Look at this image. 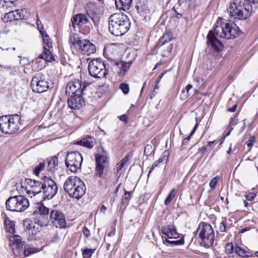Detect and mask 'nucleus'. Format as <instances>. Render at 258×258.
I'll return each instance as SVG.
<instances>
[{"instance_id": "obj_49", "label": "nucleus", "mask_w": 258, "mask_h": 258, "mask_svg": "<svg viewBox=\"0 0 258 258\" xmlns=\"http://www.w3.org/2000/svg\"><path fill=\"white\" fill-rule=\"evenodd\" d=\"M256 195L254 192H249L245 196L246 201H252L256 197Z\"/></svg>"}, {"instance_id": "obj_51", "label": "nucleus", "mask_w": 258, "mask_h": 258, "mask_svg": "<svg viewBox=\"0 0 258 258\" xmlns=\"http://www.w3.org/2000/svg\"><path fill=\"white\" fill-rule=\"evenodd\" d=\"M192 86L190 84L187 85L182 90V93H184L185 91H186V94L185 95V96L186 97H187L189 96L188 92L189 90H190L192 88Z\"/></svg>"}, {"instance_id": "obj_47", "label": "nucleus", "mask_w": 258, "mask_h": 258, "mask_svg": "<svg viewBox=\"0 0 258 258\" xmlns=\"http://www.w3.org/2000/svg\"><path fill=\"white\" fill-rule=\"evenodd\" d=\"M219 180V177L216 176L210 181L209 186L211 189H214Z\"/></svg>"}, {"instance_id": "obj_56", "label": "nucleus", "mask_w": 258, "mask_h": 258, "mask_svg": "<svg viewBox=\"0 0 258 258\" xmlns=\"http://www.w3.org/2000/svg\"><path fill=\"white\" fill-rule=\"evenodd\" d=\"M151 146L149 145H147L145 147L144 153L146 156H148L150 154V153H149V150L151 149Z\"/></svg>"}, {"instance_id": "obj_29", "label": "nucleus", "mask_w": 258, "mask_h": 258, "mask_svg": "<svg viewBox=\"0 0 258 258\" xmlns=\"http://www.w3.org/2000/svg\"><path fill=\"white\" fill-rule=\"evenodd\" d=\"M116 64L120 69V71L118 72V75L120 77H122L128 71L132 63L130 62H124L121 61Z\"/></svg>"}, {"instance_id": "obj_33", "label": "nucleus", "mask_w": 258, "mask_h": 258, "mask_svg": "<svg viewBox=\"0 0 258 258\" xmlns=\"http://www.w3.org/2000/svg\"><path fill=\"white\" fill-rule=\"evenodd\" d=\"M38 251L37 248L34 247H32L28 245L25 246V249L24 250V254L25 256H29L33 253Z\"/></svg>"}, {"instance_id": "obj_2", "label": "nucleus", "mask_w": 258, "mask_h": 258, "mask_svg": "<svg viewBox=\"0 0 258 258\" xmlns=\"http://www.w3.org/2000/svg\"><path fill=\"white\" fill-rule=\"evenodd\" d=\"M257 3L258 0H231L228 4L227 12L234 20H245L252 12L251 4Z\"/></svg>"}, {"instance_id": "obj_61", "label": "nucleus", "mask_w": 258, "mask_h": 258, "mask_svg": "<svg viewBox=\"0 0 258 258\" xmlns=\"http://www.w3.org/2000/svg\"><path fill=\"white\" fill-rule=\"evenodd\" d=\"M237 107V104H235L232 107L228 108L227 109V111L229 112H235L236 111Z\"/></svg>"}, {"instance_id": "obj_52", "label": "nucleus", "mask_w": 258, "mask_h": 258, "mask_svg": "<svg viewBox=\"0 0 258 258\" xmlns=\"http://www.w3.org/2000/svg\"><path fill=\"white\" fill-rule=\"evenodd\" d=\"M23 224L27 230H29L32 227V224L30 223V221L28 219L24 220Z\"/></svg>"}, {"instance_id": "obj_39", "label": "nucleus", "mask_w": 258, "mask_h": 258, "mask_svg": "<svg viewBox=\"0 0 258 258\" xmlns=\"http://www.w3.org/2000/svg\"><path fill=\"white\" fill-rule=\"evenodd\" d=\"M234 250L235 249L232 243L230 242L226 244L225 251L227 254H232Z\"/></svg>"}, {"instance_id": "obj_36", "label": "nucleus", "mask_w": 258, "mask_h": 258, "mask_svg": "<svg viewBox=\"0 0 258 258\" xmlns=\"http://www.w3.org/2000/svg\"><path fill=\"white\" fill-rule=\"evenodd\" d=\"M14 13L11 11L6 13L3 19L4 22L6 23L15 20Z\"/></svg>"}, {"instance_id": "obj_64", "label": "nucleus", "mask_w": 258, "mask_h": 258, "mask_svg": "<svg viewBox=\"0 0 258 258\" xmlns=\"http://www.w3.org/2000/svg\"><path fill=\"white\" fill-rule=\"evenodd\" d=\"M172 10H173L176 13V15L174 16L175 17L177 18H180L182 17V14L180 13L177 12L176 11L175 7H173Z\"/></svg>"}, {"instance_id": "obj_32", "label": "nucleus", "mask_w": 258, "mask_h": 258, "mask_svg": "<svg viewBox=\"0 0 258 258\" xmlns=\"http://www.w3.org/2000/svg\"><path fill=\"white\" fill-rule=\"evenodd\" d=\"M81 40L76 35H71L69 37V43L71 46H74L76 49H78L79 46V43L81 42Z\"/></svg>"}, {"instance_id": "obj_17", "label": "nucleus", "mask_w": 258, "mask_h": 258, "mask_svg": "<svg viewBox=\"0 0 258 258\" xmlns=\"http://www.w3.org/2000/svg\"><path fill=\"white\" fill-rule=\"evenodd\" d=\"M86 94H71L68 99L69 106L74 109H79L84 104L83 96Z\"/></svg>"}, {"instance_id": "obj_53", "label": "nucleus", "mask_w": 258, "mask_h": 258, "mask_svg": "<svg viewBox=\"0 0 258 258\" xmlns=\"http://www.w3.org/2000/svg\"><path fill=\"white\" fill-rule=\"evenodd\" d=\"M219 230L221 232L226 231V224L223 222H220L219 226Z\"/></svg>"}, {"instance_id": "obj_41", "label": "nucleus", "mask_w": 258, "mask_h": 258, "mask_svg": "<svg viewBox=\"0 0 258 258\" xmlns=\"http://www.w3.org/2000/svg\"><path fill=\"white\" fill-rule=\"evenodd\" d=\"M132 155H133V153L131 152H130L129 153H128L126 155V156L121 160V161H120L119 163L121 164H122V165L123 166V167L128 163L130 159L132 158Z\"/></svg>"}, {"instance_id": "obj_43", "label": "nucleus", "mask_w": 258, "mask_h": 258, "mask_svg": "<svg viewBox=\"0 0 258 258\" xmlns=\"http://www.w3.org/2000/svg\"><path fill=\"white\" fill-rule=\"evenodd\" d=\"M45 167V164L44 162L40 163L34 169L33 172L35 175H38L40 172L43 170Z\"/></svg>"}, {"instance_id": "obj_38", "label": "nucleus", "mask_w": 258, "mask_h": 258, "mask_svg": "<svg viewBox=\"0 0 258 258\" xmlns=\"http://www.w3.org/2000/svg\"><path fill=\"white\" fill-rule=\"evenodd\" d=\"M124 190L125 192L121 200V204L123 205L127 204L128 203L132 193L131 191H126L125 189Z\"/></svg>"}, {"instance_id": "obj_57", "label": "nucleus", "mask_w": 258, "mask_h": 258, "mask_svg": "<svg viewBox=\"0 0 258 258\" xmlns=\"http://www.w3.org/2000/svg\"><path fill=\"white\" fill-rule=\"evenodd\" d=\"M12 11V12H15L14 15H15V20H20L19 10H17L15 11Z\"/></svg>"}, {"instance_id": "obj_59", "label": "nucleus", "mask_w": 258, "mask_h": 258, "mask_svg": "<svg viewBox=\"0 0 258 258\" xmlns=\"http://www.w3.org/2000/svg\"><path fill=\"white\" fill-rule=\"evenodd\" d=\"M119 118L121 121H122L125 123L127 122V116L125 114H123L120 116Z\"/></svg>"}, {"instance_id": "obj_28", "label": "nucleus", "mask_w": 258, "mask_h": 258, "mask_svg": "<svg viewBox=\"0 0 258 258\" xmlns=\"http://www.w3.org/2000/svg\"><path fill=\"white\" fill-rule=\"evenodd\" d=\"M115 3L118 9L124 11L129 10L132 4V0H115Z\"/></svg>"}, {"instance_id": "obj_16", "label": "nucleus", "mask_w": 258, "mask_h": 258, "mask_svg": "<svg viewBox=\"0 0 258 258\" xmlns=\"http://www.w3.org/2000/svg\"><path fill=\"white\" fill-rule=\"evenodd\" d=\"M10 245L11 247L13 253L19 255L23 251L24 241H22L21 237L19 235H13L10 237Z\"/></svg>"}, {"instance_id": "obj_37", "label": "nucleus", "mask_w": 258, "mask_h": 258, "mask_svg": "<svg viewBox=\"0 0 258 258\" xmlns=\"http://www.w3.org/2000/svg\"><path fill=\"white\" fill-rule=\"evenodd\" d=\"M19 12L20 20H26L30 16L29 12L27 9L19 10Z\"/></svg>"}, {"instance_id": "obj_42", "label": "nucleus", "mask_w": 258, "mask_h": 258, "mask_svg": "<svg viewBox=\"0 0 258 258\" xmlns=\"http://www.w3.org/2000/svg\"><path fill=\"white\" fill-rule=\"evenodd\" d=\"M246 250L238 246L235 248V252L239 256L245 257Z\"/></svg>"}, {"instance_id": "obj_34", "label": "nucleus", "mask_w": 258, "mask_h": 258, "mask_svg": "<svg viewBox=\"0 0 258 258\" xmlns=\"http://www.w3.org/2000/svg\"><path fill=\"white\" fill-rule=\"evenodd\" d=\"M175 193L176 190L174 188L172 189L167 197H166V199L164 201V204L165 205L167 206L172 201V199L175 197Z\"/></svg>"}, {"instance_id": "obj_15", "label": "nucleus", "mask_w": 258, "mask_h": 258, "mask_svg": "<svg viewBox=\"0 0 258 258\" xmlns=\"http://www.w3.org/2000/svg\"><path fill=\"white\" fill-rule=\"evenodd\" d=\"M25 183L27 185L25 189L29 194H32L34 196L40 193L43 190V180L39 181L30 178H26Z\"/></svg>"}, {"instance_id": "obj_45", "label": "nucleus", "mask_w": 258, "mask_h": 258, "mask_svg": "<svg viewBox=\"0 0 258 258\" xmlns=\"http://www.w3.org/2000/svg\"><path fill=\"white\" fill-rule=\"evenodd\" d=\"M119 88L124 94H127L130 91L129 86L127 84L122 83L119 85Z\"/></svg>"}, {"instance_id": "obj_23", "label": "nucleus", "mask_w": 258, "mask_h": 258, "mask_svg": "<svg viewBox=\"0 0 258 258\" xmlns=\"http://www.w3.org/2000/svg\"><path fill=\"white\" fill-rule=\"evenodd\" d=\"M88 18L85 14H79L75 15L71 19L72 26L75 28V25L78 26H82L86 24L88 22Z\"/></svg>"}, {"instance_id": "obj_12", "label": "nucleus", "mask_w": 258, "mask_h": 258, "mask_svg": "<svg viewBox=\"0 0 258 258\" xmlns=\"http://www.w3.org/2000/svg\"><path fill=\"white\" fill-rule=\"evenodd\" d=\"M96 175L101 177L103 174L104 170L108 166V158L106 152L103 148L99 150V153L95 155Z\"/></svg>"}, {"instance_id": "obj_25", "label": "nucleus", "mask_w": 258, "mask_h": 258, "mask_svg": "<svg viewBox=\"0 0 258 258\" xmlns=\"http://www.w3.org/2000/svg\"><path fill=\"white\" fill-rule=\"evenodd\" d=\"M173 37V34L170 31L166 32L163 36L159 39L158 43L156 45L155 49H159L163 45L170 42Z\"/></svg>"}, {"instance_id": "obj_35", "label": "nucleus", "mask_w": 258, "mask_h": 258, "mask_svg": "<svg viewBox=\"0 0 258 258\" xmlns=\"http://www.w3.org/2000/svg\"><path fill=\"white\" fill-rule=\"evenodd\" d=\"M96 249L85 248L82 250V256L83 258H90L95 252Z\"/></svg>"}, {"instance_id": "obj_22", "label": "nucleus", "mask_w": 258, "mask_h": 258, "mask_svg": "<svg viewBox=\"0 0 258 258\" xmlns=\"http://www.w3.org/2000/svg\"><path fill=\"white\" fill-rule=\"evenodd\" d=\"M8 120L10 122L14 133L20 129L22 124V119L20 115L16 114L8 115Z\"/></svg>"}, {"instance_id": "obj_5", "label": "nucleus", "mask_w": 258, "mask_h": 258, "mask_svg": "<svg viewBox=\"0 0 258 258\" xmlns=\"http://www.w3.org/2000/svg\"><path fill=\"white\" fill-rule=\"evenodd\" d=\"M199 232V238L201 241L200 245L206 248L211 247L214 243L215 233L211 225L202 223L197 230Z\"/></svg>"}, {"instance_id": "obj_26", "label": "nucleus", "mask_w": 258, "mask_h": 258, "mask_svg": "<svg viewBox=\"0 0 258 258\" xmlns=\"http://www.w3.org/2000/svg\"><path fill=\"white\" fill-rule=\"evenodd\" d=\"M76 144L87 147L89 149H92L94 145V139L91 136H87L84 137L82 140L77 141Z\"/></svg>"}, {"instance_id": "obj_46", "label": "nucleus", "mask_w": 258, "mask_h": 258, "mask_svg": "<svg viewBox=\"0 0 258 258\" xmlns=\"http://www.w3.org/2000/svg\"><path fill=\"white\" fill-rule=\"evenodd\" d=\"M36 25L37 26L38 29L39 30L41 35H43L44 33V30L42 25L41 22L39 19V17L38 15H37V21H36Z\"/></svg>"}, {"instance_id": "obj_50", "label": "nucleus", "mask_w": 258, "mask_h": 258, "mask_svg": "<svg viewBox=\"0 0 258 258\" xmlns=\"http://www.w3.org/2000/svg\"><path fill=\"white\" fill-rule=\"evenodd\" d=\"M168 153L167 151H164L162 155V157L159 159V160L161 162V163L163 162L164 161H167L168 159Z\"/></svg>"}, {"instance_id": "obj_63", "label": "nucleus", "mask_w": 258, "mask_h": 258, "mask_svg": "<svg viewBox=\"0 0 258 258\" xmlns=\"http://www.w3.org/2000/svg\"><path fill=\"white\" fill-rule=\"evenodd\" d=\"M208 148L207 146L203 147L202 148H199V152H201L202 154H204L207 150H208Z\"/></svg>"}, {"instance_id": "obj_9", "label": "nucleus", "mask_w": 258, "mask_h": 258, "mask_svg": "<svg viewBox=\"0 0 258 258\" xmlns=\"http://www.w3.org/2000/svg\"><path fill=\"white\" fill-rule=\"evenodd\" d=\"M82 162V156L78 151L68 152L66 155V165L72 172H81Z\"/></svg>"}, {"instance_id": "obj_48", "label": "nucleus", "mask_w": 258, "mask_h": 258, "mask_svg": "<svg viewBox=\"0 0 258 258\" xmlns=\"http://www.w3.org/2000/svg\"><path fill=\"white\" fill-rule=\"evenodd\" d=\"M3 1L4 3L6 4V7H13L15 6L16 0H0Z\"/></svg>"}, {"instance_id": "obj_8", "label": "nucleus", "mask_w": 258, "mask_h": 258, "mask_svg": "<svg viewBox=\"0 0 258 258\" xmlns=\"http://www.w3.org/2000/svg\"><path fill=\"white\" fill-rule=\"evenodd\" d=\"M33 214L35 216L34 221L35 224H37L41 227L48 225L50 222L49 209L44 206L43 204L37 203Z\"/></svg>"}, {"instance_id": "obj_24", "label": "nucleus", "mask_w": 258, "mask_h": 258, "mask_svg": "<svg viewBox=\"0 0 258 258\" xmlns=\"http://www.w3.org/2000/svg\"><path fill=\"white\" fill-rule=\"evenodd\" d=\"M0 130L6 134L14 133L10 122L8 120V115H5L0 118Z\"/></svg>"}, {"instance_id": "obj_19", "label": "nucleus", "mask_w": 258, "mask_h": 258, "mask_svg": "<svg viewBox=\"0 0 258 258\" xmlns=\"http://www.w3.org/2000/svg\"><path fill=\"white\" fill-rule=\"evenodd\" d=\"M80 179V178L74 176H70L66 179L63 184V189L69 196L72 194V192H73V188L76 184H78Z\"/></svg>"}, {"instance_id": "obj_11", "label": "nucleus", "mask_w": 258, "mask_h": 258, "mask_svg": "<svg viewBox=\"0 0 258 258\" xmlns=\"http://www.w3.org/2000/svg\"><path fill=\"white\" fill-rule=\"evenodd\" d=\"M88 71L89 74L96 78H102L108 74L106 66L100 58L91 60L88 64Z\"/></svg>"}, {"instance_id": "obj_1", "label": "nucleus", "mask_w": 258, "mask_h": 258, "mask_svg": "<svg viewBox=\"0 0 258 258\" xmlns=\"http://www.w3.org/2000/svg\"><path fill=\"white\" fill-rule=\"evenodd\" d=\"M239 35V29L236 25L234 23L223 22L222 19L219 18L215 27L209 32L207 36V42L214 51L220 52L222 50L223 45L218 37L230 39Z\"/></svg>"}, {"instance_id": "obj_10", "label": "nucleus", "mask_w": 258, "mask_h": 258, "mask_svg": "<svg viewBox=\"0 0 258 258\" xmlns=\"http://www.w3.org/2000/svg\"><path fill=\"white\" fill-rule=\"evenodd\" d=\"M90 83L84 82L83 83L79 79H74L70 81L66 87L67 95L71 94H87L88 91V87Z\"/></svg>"}, {"instance_id": "obj_21", "label": "nucleus", "mask_w": 258, "mask_h": 258, "mask_svg": "<svg viewBox=\"0 0 258 258\" xmlns=\"http://www.w3.org/2000/svg\"><path fill=\"white\" fill-rule=\"evenodd\" d=\"M86 186L84 182L80 179L78 184H76L73 188L72 194L70 195V197L79 199L81 198L86 192Z\"/></svg>"}, {"instance_id": "obj_58", "label": "nucleus", "mask_w": 258, "mask_h": 258, "mask_svg": "<svg viewBox=\"0 0 258 258\" xmlns=\"http://www.w3.org/2000/svg\"><path fill=\"white\" fill-rule=\"evenodd\" d=\"M166 73V71H164L163 72H162L161 75L158 77V78H157V79L156 80V83H155V86H157L158 84L159 83L161 79H162V78L163 77V76H164V75Z\"/></svg>"}, {"instance_id": "obj_7", "label": "nucleus", "mask_w": 258, "mask_h": 258, "mask_svg": "<svg viewBox=\"0 0 258 258\" xmlns=\"http://www.w3.org/2000/svg\"><path fill=\"white\" fill-rule=\"evenodd\" d=\"M31 87L34 92L41 93L47 91L49 89L52 88L53 85L51 83L48 82V79L46 75L39 73L32 78Z\"/></svg>"}, {"instance_id": "obj_18", "label": "nucleus", "mask_w": 258, "mask_h": 258, "mask_svg": "<svg viewBox=\"0 0 258 258\" xmlns=\"http://www.w3.org/2000/svg\"><path fill=\"white\" fill-rule=\"evenodd\" d=\"M78 49L81 53L89 55L94 53L96 51L95 46L87 39H83L79 43Z\"/></svg>"}, {"instance_id": "obj_6", "label": "nucleus", "mask_w": 258, "mask_h": 258, "mask_svg": "<svg viewBox=\"0 0 258 258\" xmlns=\"http://www.w3.org/2000/svg\"><path fill=\"white\" fill-rule=\"evenodd\" d=\"M29 205L28 200L21 195L11 197L6 202L7 209L12 212H23L26 210Z\"/></svg>"}, {"instance_id": "obj_4", "label": "nucleus", "mask_w": 258, "mask_h": 258, "mask_svg": "<svg viewBox=\"0 0 258 258\" xmlns=\"http://www.w3.org/2000/svg\"><path fill=\"white\" fill-rule=\"evenodd\" d=\"M161 232L166 237H162L163 243L167 245H182L184 242L183 237H181L179 240H170L169 239H177L180 238L179 234L177 233V229L174 225H168L163 226L161 227Z\"/></svg>"}, {"instance_id": "obj_27", "label": "nucleus", "mask_w": 258, "mask_h": 258, "mask_svg": "<svg viewBox=\"0 0 258 258\" xmlns=\"http://www.w3.org/2000/svg\"><path fill=\"white\" fill-rule=\"evenodd\" d=\"M38 58L44 59L45 62H51L54 60L51 52L45 46L43 47V52L39 55Z\"/></svg>"}, {"instance_id": "obj_60", "label": "nucleus", "mask_w": 258, "mask_h": 258, "mask_svg": "<svg viewBox=\"0 0 258 258\" xmlns=\"http://www.w3.org/2000/svg\"><path fill=\"white\" fill-rule=\"evenodd\" d=\"M253 256H254V253L252 251L246 250L245 257H250Z\"/></svg>"}, {"instance_id": "obj_14", "label": "nucleus", "mask_w": 258, "mask_h": 258, "mask_svg": "<svg viewBox=\"0 0 258 258\" xmlns=\"http://www.w3.org/2000/svg\"><path fill=\"white\" fill-rule=\"evenodd\" d=\"M49 218L50 221L56 227L64 228L66 226V222L64 214L60 211L52 209L50 212Z\"/></svg>"}, {"instance_id": "obj_13", "label": "nucleus", "mask_w": 258, "mask_h": 258, "mask_svg": "<svg viewBox=\"0 0 258 258\" xmlns=\"http://www.w3.org/2000/svg\"><path fill=\"white\" fill-rule=\"evenodd\" d=\"M41 180H43V199L44 200L52 199L57 192V186L55 182L51 178L45 176H44Z\"/></svg>"}, {"instance_id": "obj_30", "label": "nucleus", "mask_w": 258, "mask_h": 258, "mask_svg": "<svg viewBox=\"0 0 258 258\" xmlns=\"http://www.w3.org/2000/svg\"><path fill=\"white\" fill-rule=\"evenodd\" d=\"M47 169L49 171L53 172L57 168L58 165V158L56 156L52 157L50 160H48Z\"/></svg>"}, {"instance_id": "obj_54", "label": "nucleus", "mask_w": 258, "mask_h": 258, "mask_svg": "<svg viewBox=\"0 0 258 258\" xmlns=\"http://www.w3.org/2000/svg\"><path fill=\"white\" fill-rule=\"evenodd\" d=\"M161 162L159 160V159L158 160H156L152 164V167L151 168H150L149 171V174L151 173L152 171L153 170V169L156 167L159 163H160Z\"/></svg>"}, {"instance_id": "obj_40", "label": "nucleus", "mask_w": 258, "mask_h": 258, "mask_svg": "<svg viewBox=\"0 0 258 258\" xmlns=\"http://www.w3.org/2000/svg\"><path fill=\"white\" fill-rule=\"evenodd\" d=\"M198 126V124L196 123V124L195 125L194 128L192 130V131H191L190 134L189 135V136L187 137L186 138H185V139H184L182 140V146L187 145V144L188 143V141H189V140L190 139L191 136L195 133V131H196Z\"/></svg>"}, {"instance_id": "obj_55", "label": "nucleus", "mask_w": 258, "mask_h": 258, "mask_svg": "<svg viewBox=\"0 0 258 258\" xmlns=\"http://www.w3.org/2000/svg\"><path fill=\"white\" fill-rule=\"evenodd\" d=\"M83 233L84 235L86 237H88L90 235V230L86 228V227H84L82 230Z\"/></svg>"}, {"instance_id": "obj_44", "label": "nucleus", "mask_w": 258, "mask_h": 258, "mask_svg": "<svg viewBox=\"0 0 258 258\" xmlns=\"http://www.w3.org/2000/svg\"><path fill=\"white\" fill-rule=\"evenodd\" d=\"M43 35H41L43 41L45 43V44L48 47H51L52 45V42L50 41V39L47 35V34L44 31V33Z\"/></svg>"}, {"instance_id": "obj_20", "label": "nucleus", "mask_w": 258, "mask_h": 258, "mask_svg": "<svg viewBox=\"0 0 258 258\" xmlns=\"http://www.w3.org/2000/svg\"><path fill=\"white\" fill-rule=\"evenodd\" d=\"M87 16L91 19L95 25H98L100 20V15L96 7L90 5L86 10Z\"/></svg>"}, {"instance_id": "obj_31", "label": "nucleus", "mask_w": 258, "mask_h": 258, "mask_svg": "<svg viewBox=\"0 0 258 258\" xmlns=\"http://www.w3.org/2000/svg\"><path fill=\"white\" fill-rule=\"evenodd\" d=\"M5 226L7 232L10 233H14L15 231L14 222L8 217H6L5 219Z\"/></svg>"}, {"instance_id": "obj_3", "label": "nucleus", "mask_w": 258, "mask_h": 258, "mask_svg": "<svg viewBox=\"0 0 258 258\" xmlns=\"http://www.w3.org/2000/svg\"><path fill=\"white\" fill-rule=\"evenodd\" d=\"M130 26L129 18L123 13L113 14L108 19L109 31L115 36L123 35L130 30Z\"/></svg>"}, {"instance_id": "obj_62", "label": "nucleus", "mask_w": 258, "mask_h": 258, "mask_svg": "<svg viewBox=\"0 0 258 258\" xmlns=\"http://www.w3.org/2000/svg\"><path fill=\"white\" fill-rule=\"evenodd\" d=\"M173 48V45L172 44H170L169 46L167 47L166 50L164 51L165 53L167 52L168 53H170L171 52L172 49Z\"/></svg>"}]
</instances>
